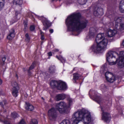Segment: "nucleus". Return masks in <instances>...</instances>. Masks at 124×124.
Listing matches in <instances>:
<instances>
[{
    "label": "nucleus",
    "mask_w": 124,
    "mask_h": 124,
    "mask_svg": "<svg viewBox=\"0 0 124 124\" xmlns=\"http://www.w3.org/2000/svg\"><path fill=\"white\" fill-rule=\"evenodd\" d=\"M102 87H104L103 88H102V89H101L102 90V91H105L106 90V89H107L106 87V86L105 85H103V84L102 85Z\"/></svg>",
    "instance_id": "obj_36"
},
{
    "label": "nucleus",
    "mask_w": 124,
    "mask_h": 124,
    "mask_svg": "<svg viewBox=\"0 0 124 124\" xmlns=\"http://www.w3.org/2000/svg\"><path fill=\"white\" fill-rule=\"evenodd\" d=\"M25 40L27 42H29L30 40V38L28 33H26L25 35Z\"/></svg>",
    "instance_id": "obj_30"
},
{
    "label": "nucleus",
    "mask_w": 124,
    "mask_h": 124,
    "mask_svg": "<svg viewBox=\"0 0 124 124\" xmlns=\"http://www.w3.org/2000/svg\"><path fill=\"white\" fill-rule=\"evenodd\" d=\"M57 114L56 111L54 108H52L48 111L49 116L53 118H54L56 117Z\"/></svg>",
    "instance_id": "obj_12"
},
{
    "label": "nucleus",
    "mask_w": 124,
    "mask_h": 124,
    "mask_svg": "<svg viewBox=\"0 0 124 124\" xmlns=\"http://www.w3.org/2000/svg\"><path fill=\"white\" fill-rule=\"evenodd\" d=\"M4 123L5 124H10V123L7 120L4 121Z\"/></svg>",
    "instance_id": "obj_41"
},
{
    "label": "nucleus",
    "mask_w": 124,
    "mask_h": 124,
    "mask_svg": "<svg viewBox=\"0 0 124 124\" xmlns=\"http://www.w3.org/2000/svg\"><path fill=\"white\" fill-rule=\"evenodd\" d=\"M27 28H24L23 29V31H24V32H25L26 31Z\"/></svg>",
    "instance_id": "obj_46"
},
{
    "label": "nucleus",
    "mask_w": 124,
    "mask_h": 124,
    "mask_svg": "<svg viewBox=\"0 0 124 124\" xmlns=\"http://www.w3.org/2000/svg\"><path fill=\"white\" fill-rule=\"evenodd\" d=\"M40 34L41 35V39L42 40H43L44 39L43 33L40 30Z\"/></svg>",
    "instance_id": "obj_33"
},
{
    "label": "nucleus",
    "mask_w": 124,
    "mask_h": 124,
    "mask_svg": "<svg viewBox=\"0 0 124 124\" xmlns=\"http://www.w3.org/2000/svg\"><path fill=\"white\" fill-rule=\"evenodd\" d=\"M106 57L109 64L113 65L118 63L119 68L124 67V51L120 52L119 54L115 52L109 51L106 54Z\"/></svg>",
    "instance_id": "obj_3"
},
{
    "label": "nucleus",
    "mask_w": 124,
    "mask_h": 124,
    "mask_svg": "<svg viewBox=\"0 0 124 124\" xmlns=\"http://www.w3.org/2000/svg\"><path fill=\"white\" fill-rule=\"evenodd\" d=\"M0 105H2V102H1L0 103Z\"/></svg>",
    "instance_id": "obj_49"
},
{
    "label": "nucleus",
    "mask_w": 124,
    "mask_h": 124,
    "mask_svg": "<svg viewBox=\"0 0 124 124\" xmlns=\"http://www.w3.org/2000/svg\"><path fill=\"white\" fill-rule=\"evenodd\" d=\"M68 101L69 102V105L70 106L74 102V100L70 98H69L68 99Z\"/></svg>",
    "instance_id": "obj_27"
},
{
    "label": "nucleus",
    "mask_w": 124,
    "mask_h": 124,
    "mask_svg": "<svg viewBox=\"0 0 124 124\" xmlns=\"http://www.w3.org/2000/svg\"><path fill=\"white\" fill-rule=\"evenodd\" d=\"M96 101H97V102L99 104L100 102V101L99 100H96Z\"/></svg>",
    "instance_id": "obj_47"
},
{
    "label": "nucleus",
    "mask_w": 124,
    "mask_h": 124,
    "mask_svg": "<svg viewBox=\"0 0 124 124\" xmlns=\"http://www.w3.org/2000/svg\"><path fill=\"white\" fill-rule=\"evenodd\" d=\"M42 99L43 100H44V98H43V97H42Z\"/></svg>",
    "instance_id": "obj_50"
},
{
    "label": "nucleus",
    "mask_w": 124,
    "mask_h": 124,
    "mask_svg": "<svg viewBox=\"0 0 124 124\" xmlns=\"http://www.w3.org/2000/svg\"><path fill=\"white\" fill-rule=\"evenodd\" d=\"M48 55L49 56V57H48V59H49L50 58V56H52V53L51 52H49L48 53Z\"/></svg>",
    "instance_id": "obj_39"
},
{
    "label": "nucleus",
    "mask_w": 124,
    "mask_h": 124,
    "mask_svg": "<svg viewBox=\"0 0 124 124\" xmlns=\"http://www.w3.org/2000/svg\"><path fill=\"white\" fill-rule=\"evenodd\" d=\"M75 68H74L73 69V70H75Z\"/></svg>",
    "instance_id": "obj_51"
},
{
    "label": "nucleus",
    "mask_w": 124,
    "mask_h": 124,
    "mask_svg": "<svg viewBox=\"0 0 124 124\" xmlns=\"http://www.w3.org/2000/svg\"><path fill=\"white\" fill-rule=\"evenodd\" d=\"M56 109L61 114H66L68 111V106L64 101H62L56 104Z\"/></svg>",
    "instance_id": "obj_6"
},
{
    "label": "nucleus",
    "mask_w": 124,
    "mask_h": 124,
    "mask_svg": "<svg viewBox=\"0 0 124 124\" xmlns=\"http://www.w3.org/2000/svg\"><path fill=\"white\" fill-rule=\"evenodd\" d=\"M65 23L69 30L78 31L85 28L88 22L86 20H82L80 13H75L67 17Z\"/></svg>",
    "instance_id": "obj_1"
},
{
    "label": "nucleus",
    "mask_w": 124,
    "mask_h": 124,
    "mask_svg": "<svg viewBox=\"0 0 124 124\" xmlns=\"http://www.w3.org/2000/svg\"><path fill=\"white\" fill-rule=\"evenodd\" d=\"M19 87L17 88L13 87L12 88V93L13 95L15 97H16L18 95Z\"/></svg>",
    "instance_id": "obj_17"
},
{
    "label": "nucleus",
    "mask_w": 124,
    "mask_h": 124,
    "mask_svg": "<svg viewBox=\"0 0 124 124\" xmlns=\"http://www.w3.org/2000/svg\"><path fill=\"white\" fill-rule=\"evenodd\" d=\"M25 108L26 109L30 111H32L34 109L33 106L30 103L27 102L26 103Z\"/></svg>",
    "instance_id": "obj_16"
},
{
    "label": "nucleus",
    "mask_w": 124,
    "mask_h": 124,
    "mask_svg": "<svg viewBox=\"0 0 124 124\" xmlns=\"http://www.w3.org/2000/svg\"><path fill=\"white\" fill-rule=\"evenodd\" d=\"M5 0H0V11L2 10L4 5Z\"/></svg>",
    "instance_id": "obj_25"
},
{
    "label": "nucleus",
    "mask_w": 124,
    "mask_h": 124,
    "mask_svg": "<svg viewBox=\"0 0 124 124\" xmlns=\"http://www.w3.org/2000/svg\"><path fill=\"white\" fill-rule=\"evenodd\" d=\"M87 0H78V2L80 4L83 5L85 4Z\"/></svg>",
    "instance_id": "obj_28"
},
{
    "label": "nucleus",
    "mask_w": 124,
    "mask_h": 124,
    "mask_svg": "<svg viewBox=\"0 0 124 124\" xmlns=\"http://www.w3.org/2000/svg\"><path fill=\"white\" fill-rule=\"evenodd\" d=\"M35 64V63L34 62L33 63L31 66L30 67L29 70H28V74L29 75H30L31 74V71L34 68V65Z\"/></svg>",
    "instance_id": "obj_22"
},
{
    "label": "nucleus",
    "mask_w": 124,
    "mask_h": 124,
    "mask_svg": "<svg viewBox=\"0 0 124 124\" xmlns=\"http://www.w3.org/2000/svg\"><path fill=\"white\" fill-rule=\"evenodd\" d=\"M56 57L58 60H59L62 63H64L65 61V59L63 57L61 56H56Z\"/></svg>",
    "instance_id": "obj_26"
},
{
    "label": "nucleus",
    "mask_w": 124,
    "mask_h": 124,
    "mask_svg": "<svg viewBox=\"0 0 124 124\" xmlns=\"http://www.w3.org/2000/svg\"><path fill=\"white\" fill-rule=\"evenodd\" d=\"M54 51L55 52H57L59 51V50L58 49H56L54 50Z\"/></svg>",
    "instance_id": "obj_45"
},
{
    "label": "nucleus",
    "mask_w": 124,
    "mask_h": 124,
    "mask_svg": "<svg viewBox=\"0 0 124 124\" xmlns=\"http://www.w3.org/2000/svg\"><path fill=\"white\" fill-rule=\"evenodd\" d=\"M23 3L22 0H14L13 3L14 4L21 5Z\"/></svg>",
    "instance_id": "obj_23"
},
{
    "label": "nucleus",
    "mask_w": 124,
    "mask_h": 124,
    "mask_svg": "<svg viewBox=\"0 0 124 124\" xmlns=\"http://www.w3.org/2000/svg\"><path fill=\"white\" fill-rule=\"evenodd\" d=\"M38 122L37 120L36 119H33L31 120L30 122V124H37Z\"/></svg>",
    "instance_id": "obj_31"
},
{
    "label": "nucleus",
    "mask_w": 124,
    "mask_h": 124,
    "mask_svg": "<svg viewBox=\"0 0 124 124\" xmlns=\"http://www.w3.org/2000/svg\"><path fill=\"white\" fill-rule=\"evenodd\" d=\"M19 8H20V10H16L15 11V19H14V22H16L17 20L18 19L17 18V16L18 15H20L21 13V7L20 6L19 7Z\"/></svg>",
    "instance_id": "obj_19"
},
{
    "label": "nucleus",
    "mask_w": 124,
    "mask_h": 124,
    "mask_svg": "<svg viewBox=\"0 0 124 124\" xmlns=\"http://www.w3.org/2000/svg\"><path fill=\"white\" fill-rule=\"evenodd\" d=\"M80 76V75L77 73L73 74V82L75 83L76 80L78 79Z\"/></svg>",
    "instance_id": "obj_21"
},
{
    "label": "nucleus",
    "mask_w": 124,
    "mask_h": 124,
    "mask_svg": "<svg viewBox=\"0 0 124 124\" xmlns=\"http://www.w3.org/2000/svg\"><path fill=\"white\" fill-rule=\"evenodd\" d=\"M2 93V92H1L0 91V94Z\"/></svg>",
    "instance_id": "obj_52"
},
{
    "label": "nucleus",
    "mask_w": 124,
    "mask_h": 124,
    "mask_svg": "<svg viewBox=\"0 0 124 124\" xmlns=\"http://www.w3.org/2000/svg\"><path fill=\"white\" fill-rule=\"evenodd\" d=\"M103 14V10L102 8H98L94 12V15L96 16L99 15H102Z\"/></svg>",
    "instance_id": "obj_15"
},
{
    "label": "nucleus",
    "mask_w": 124,
    "mask_h": 124,
    "mask_svg": "<svg viewBox=\"0 0 124 124\" xmlns=\"http://www.w3.org/2000/svg\"><path fill=\"white\" fill-rule=\"evenodd\" d=\"M117 31L115 29L112 30H109L106 33V35L108 37H113L117 32Z\"/></svg>",
    "instance_id": "obj_13"
},
{
    "label": "nucleus",
    "mask_w": 124,
    "mask_h": 124,
    "mask_svg": "<svg viewBox=\"0 0 124 124\" xmlns=\"http://www.w3.org/2000/svg\"><path fill=\"white\" fill-rule=\"evenodd\" d=\"M23 24L24 25V28H27V24L25 21H24Z\"/></svg>",
    "instance_id": "obj_38"
},
{
    "label": "nucleus",
    "mask_w": 124,
    "mask_h": 124,
    "mask_svg": "<svg viewBox=\"0 0 124 124\" xmlns=\"http://www.w3.org/2000/svg\"><path fill=\"white\" fill-rule=\"evenodd\" d=\"M47 28L50 26L52 24V23L50 21L47 20Z\"/></svg>",
    "instance_id": "obj_34"
},
{
    "label": "nucleus",
    "mask_w": 124,
    "mask_h": 124,
    "mask_svg": "<svg viewBox=\"0 0 124 124\" xmlns=\"http://www.w3.org/2000/svg\"><path fill=\"white\" fill-rule=\"evenodd\" d=\"M12 85L13 87L17 88V87H19L18 85L16 82H14L12 84Z\"/></svg>",
    "instance_id": "obj_32"
},
{
    "label": "nucleus",
    "mask_w": 124,
    "mask_h": 124,
    "mask_svg": "<svg viewBox=\"0 0 124 124\" xmlns=\"http://www.w3.org/2000/svg\"><path fill=\"white\" fill-rule=\"evenodd\" d=\"M105 76L107 80L109 82L113 83L116 80L115 75L111 72H106L105 74Z\"/></svg>",
    "instance_id": "obj_9"
},
{
    "label": "nucleus",
    "mask_w": 124,
    "mask_h": 124,
    "mask_svg": "<svg viewBox=\"0 0 124 124\" xmlns=\"http://www.w3.org/2000/svg\"><path fill=\"white\" fill-rule=\"evenodd\" d=\"M119 9L122 13H124V0H122L119 4Z\"/></svg>",
    "instance_id": "obj_18"
},
{
    "label": "nucleus",
    "mask_w": 124,
    "mask_h": 124,
    "mask_svg": "<svg viewBox=\"0 0 124 124\" xmlns=\"http://www.w3.org/2000/svg\"><path fill=\"white\" fill-rule=\"evenodd\" d=\"M6 59V58L5 57H3L2 58V61L3 62H5Z\"/></svg>",
    "instance_id": "obj_42"
},
{
    "label": "nucleus",
    "mask_w": 124,
    "mask_h": 124,
    "mask_svg": "<svg viewBox=\"0 0 124 124\" xmlns=\"http://www.w3.org/2000/svg\"><path fill=\"white\" fill-rule=\"evenodd\" d=\"M15 29L12 28L9 31L8 33L7 36V39L10 40L12 39L15 37L16 33Z\"/></svg>",
    "instance_id": "obj_11"
},
{
    "label": "nucleus",
    "mask_w": 124,
    "mask_h": 124,
    "mask_svg": "<svg viewBox=\"0 0 124 124\" xmlns=\"http://www.w3.org/2000/svg\"><path fill=\"white\" fill-rule=\"evenodd\" d=\"M11 116L13 118H16L18 117L19 116L17 113L15 112L12 113L11 114Z\"/></svg>",
    "instance_id": "obj_29"
},
{
    "label": "nucleus",
    "mask_w": 124,
    "mask_h": 124,
    "mask_svg": "<svg viewBox=\"0 0 124 124\" xmlns=\"http://www.w3.org/2000/svg\"><path fill=\"white\" fill-rule=\"evenodd\" d=\"M23 70H24V71H25V70L24 69Z\"/></svg>",
    "instance_id": "obj_53"
},
{
    "label": "nucleus",
    "mask_w": 124,
    "mask_h": 124,
    "mask_svg": "<svg viewBox=\"0 0 124 124\" xmlns=\"http://www.w3.org/2000/svg\"><path fill=\"white\" fill-rule=\"evenodd\" d=\"M122 44L123 46H124V40L123 41Z\"/></svg>",
    "instance_id": "obj_48"
},
{
    "label": "nucleus",
    "mask_w": 124,
    "mask_h": 124,
    "mask_svg": "<svg viewBox=\"0 0 124 124\" xmlns=\"http://www.w3.org/2000/svg\"><path fill=\"white\" fill-rule=\"evenodd\" d=\"M55 70V67L54 66H50L49 69V72L51 73H54Z\"/></svg>",
    "instance_id": "obj_24"
},
{
    "label": "nucleus",
    "mask_w": 124,
    "mask_h": 124,
    "mask_svg": "<svg viewBox=\"0 0 124 124\" xmlns=\"http://www.w3.org/2000/svg\"><path fill=\"white\" fill-rule=\"evenodd\" d=\"M30 29L31 31H33L35 29V27L33 25H31L30 26Z\"/></svg>",
    "instance_id": "obj_35"
},
{
    "label": "nucleus",
    "mask_w": 124,
    "mask_h": 124,
    "mask_svg": "<svg viewBox=\"0 0 124 124\" xmlns=\"http://www.w3.org/2000/svg\"><path fill=\"white\" fill-rule=\"evenodd\" d=\"M50 85L52 87H56L60 90H65L67 88L66 84L61 81H57L52 80L51 81Z\"/></svg>",
    "instance_id": "obj_5"
},
{
    "label": "nucleus",
    "mask_w": 124,
    "mask_h": 124,
    "mask_svg": "<svg viewBox=\"0 0 124 124\" xmlns=\"http://www.w3.org/2000/svg\"><path fill=\"white\" fill-rule=\"evenodd\" d=\"M49 32L50 33H52L53 32V29H50L49 30Z\"/></svg>",
    "instance_id": "obj_44"
},
{
    "label": "nucleus",
    "mask_w": 124,
    "mask_h": 124,
    "mask_svg": "<svg viewBox=\"0 0 124 124\" xmlns=\"http://www.w3.org/2000/svg\"><path fill=\"white\" fill-rule=\"evenodd\" d=\"M3 119H4V117L3 116H2L1 117H0V121H2Z\"/></svg>",
    "instance_id": "obj_40"
},
{
    "label": "nucleus",
    "mask_w": 124,
    "mask_h": 124,
    "mask_svg": "<svg viewBox=\"0 0 124 124\" xmlns=\"http://www.w3.org/2000/svg\"><path fill=\"white\" fill-rule=\"evenodd\" d=\"M104 37L103 33L97 35L95 39L96 44H94L90 48L94 52L98 53L106 48L108 41Z\"/></svg>",
    "instance_id": "obj_4"
},
{
    "label": "nucleus",
    "mask_w": 124,
    "mask_h": 124,
    "mask_svg": "<svg viewBox=\"0 0 124 124\" xmlns=\"http://www.w3.org/2000/svg\"><path fill=\"white\" fill-rule=\"evenodd\" d=\"M114 20L116 29L120 31L124 30V17L116 18Z\"/></svg>",
    "instance_id": "obj_7"
},
{
    "label": "nucleus",
    "mask_w": 124,
    "mask_h": 124,
    "mask_svg": "<svg viewBox=\"0 0 124 124\" xmlns=\"http://www.w3.org/2000/svg\"><path fill=\"white\" fill-rule=\"evenodd\" d=\"M41 18L42 22L45 27L43 28V30H46V19L43 17H42Z\"/></svg>",
    "instance_id": "obj_20"
},
{
    "label": "nucleus",
    "mask_w": 124,
    "mask_h": 124,
    "mask_svg": "<svg viewBox=\"0 0 124 124\" xmlns=\"http://www.w3.org/2000/svg\"><path fill=\"white\" fill-rule=\"evenodd\" d=\"M101 110L102 111V119L106 123L109 122L111 118L110 114L108 112H104L103 108H101Z\"/></svg>",
    "instance_id": "obj_8"
},
{
    "label": "nucleus",
    "mask_w": 124,
    "mask_h": 124,
    "mask_svg": "<svg viewBox=\"0 0 124 124\" xmlns=\"http://www.w3.org/2000/svg\"><path fill=\"white\" fill-rule=\"evenodd\" d=\"M72 124H78L81 121L83 120L84 124H88L91 121L90 112L84 109L75 112L71 119ZM60 124H71L68 120H63Z\"/></svg>",
    "instance_id": "obj_2"
},
{
    "label": "nucleus",
    "mask_w": 124,
    "mask_h": 124,
    "mask_svg": "<svg viewBox=\"0 0 124 124\" xmlns=\"http://www.w3.org/2000/svg\"><path fill=\"white\" fill-rule=\"evenodd\" d=\"M19 124H26L24 121L23 120H22L19 123Z\"/></svg>",
    "instance_id": "obj_37"
},
{
    "label": "nucleus",
    "mask_w": 124,
    "mask_h": 124,
    "mask_svg": "<svg viewBox=\"0 0 124 124\" xmlns=\"http://www.w3.org/2000/svg\"><path fill=\"white\" fill-rule=\"evenodd\" d=\"M66 97V95L62 93L56 95L55 97V99L56 101L63 100Z\"/></svg>",
    "instance_id": "obj_14"
},
{
    "label": "nucleus",
    "mask_w": 124,
    "mask_h": 124,
    "mask_svg": "<svg viewBox=\"0 0 124 124\" xmlns=\"http://www.w3.org/2000/svg\"><path fill=\"white\" fill-rule=\"evenodd\" d=\"M98 29L96 27H91L90 29L89 32L87 37L89 38H93L95 34L98 31Z\"/></svg>",
    "instance_id": "obj_10"
},
{
    "label": "nucleus",
    "mask_w": 124,
    "mask_h": 124,
    "mask_svg": "<svg viewBox=\"0 0 124 124\" xmlns=\"http://www.w3.org/2000/svg\"><path fill=\"white\" fill-rule=\"evenodd\" d=\"M5 62H3V61H1V63H0L1 65H4L5 64Z\"/></svg>",
    "instance_id": "obj_43"
}]
</instances>
